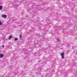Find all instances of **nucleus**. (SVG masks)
<instances>
[{
  "mask_svg": "<svg viewBox=\"0 0 77 77\" xmlns=\"http://www.w3.org/2000/svg\"><path fill=\"white\" fill-rule=\"evenodd\" d=\"M2 18H6L7 17V15H5V14H4L2 15Z\"/></svg>",
  "mask_w": 77,
  "mask_h": 77,
  "instance_id": "2",
  "label": "nucleus"
},
{
  "mask_svg": "<svg viewBox=\"0 0 77 77\" xmlns=\"http://www.w3.org/2000/svg\"><path fill=\"white\" fill-rule=\"evenodd\" d=\"M60 55L61 56L62 59H63V58H64V56H65V54L64 52H63L60 54Z\"/></svg>",
  "mask_w": 77,
  "mask_h": 77,
  "instance_id": "1",
  "label": "nucleus"
},
{
  "mask_svg": "<svg viewBox=\"0 0 77 77\" xmlns=\"http://www.w3.org/2000/svg\"><path fill=\"white\" fill-rule=\"evenodd\" d=\"M11 61H14V58H12L11 59Z\"/></svg>",
  "mask_w": 77,
  "mask_h": 77,
  "instance_id": "7",
  "label": "nucleus"
},
{
  "mask_svg": "<svg viewBox=\"0 0 77 77\" xmlns=\"http://www.w3.org/2000/svg\"><path fill=\"white\" fill-rule=\"evenodd\" d=\"M21 36H22V35H20V38H21Z\"/></svg>",
  "mask_w": 77,
  "mask_h": 77,
  "instance_id": "8",
  "label": "nucleus"
},
{
  "mask_svg": "<svg viewBox=\"0 0 77 77\" xmlns=\"http://www.w3.org/2000/svg\"><path fill=\"white\" fill-rule=\"evenodd\" d=\"M60 28H61V29H60V28H59V29H62V26H60Z\"/></svg>",
  "mask_w": 77,
  "mask_h": 77,
  "instance_id": "11",
  "label": "nucleus"
},
{
  "mask_svg": "<svg viewBox=\"0 0 77 77\" xmlns=\"http://www.w3.org/2000/svg\"><path fill=\"white\" fill-rule=\"evenodd\" d=\"M29 54H27V55H29Z\"/></svg>",
  "mask_w": 77,
  "mask_h": 77,
  "instance_id": "14",
  "label": "nucleus"
},
{
  "mask_svg": "<svg viewBox=\"0 0 77 77\" xmlns=\"http://www.w3.org/2000/svg\"><path fill=\"white\" fill-rule=\"evenodd\" d=\"M33 15H34V16H33V17H34V16H35V14H33Z\"/></svg>",
  "mask_w": 77,
  "mask_h": 77,
  "instance_id": "15",
  "label": "nucleus"
},
{
  "mask_svg": "<svg viewBox=\"0 0 77 77\" xmlns=\"http://www.w3.org/2000/svg\"><path fill=\"white\" fill-rule=\"evenodd\" d=\"M18 39L17 38H16L14 39V40L15 41H18Z\"/></svg>",
  "mask_w": 77,
  "mask_h": 77,
  "instance_id": "6",
  "label": "nucleus"
},
{
  "mask_svg": "<svg viewBox=\"0 0 77 77\" xmlns=\"http://www.w3.org/2000/svg\"><path fill=\"white\" fill-rule=\"evenodd\" d=\"M2 47H5V45H3L2 46Z\"/></svg>",
  "mask_w": 77,
  "mask_h": 77,
  "instance_id": "12",
  "label": "nucleus"
},
{
  "mask_svg": "<svg viewBox=\"0 0 77 77\" xmlns=\"http://www.w3.org/2000/svg\"><path fill=\"white\" fill-rule=\"evenodd\" d=\"M31 11L30 10V9L29 10V12H31V11Z\"/></svg>",
  "mask_w": 77,
  "mask_h": 77,
  "instance_id": "10",
  "label": "nucleus"
},
{
  "mask_svg": "<svg viewBox=\"0 0 77 77\" xmlns=\"http://www.w3.org/2000/svg\"><path fill=\"white\" fill-rule=\"evenodd\" d=\"M39 68V69H40V68H41L40 67V68Z\"/></svg>",
  "mask_w": 77,
  "mask_h": 77,
  "instance_id": "17",
  "label": "nucleus"
},
{
  "mask_svg": "<svg viewBox=\"0 0 77 77\" xmlns=\"http://www.w3.org/2000/svg\"><path fill=\"white\" fill-rule=\"evenodd\" d=\"M2 23L0 21V25H2Z\"/></svg>",
  "mask_w": 77,
  "mask_h": 77,
  "instance_id": "9",
  "label": "nucleus"
},
{
  "mask_svg": "<svg viewBox=\"0 0 77 77\" xmlns=\"http://www.w3.org/2000/svg\"><path fill=\"white\" fill-rule=\"evenodd\" d=\"M2 9H3V6H0V10H2Z\"/></svg>",
  "mask_w": 77,
  "mask_h": 77,
  "instance_id": "5",
  "label": "nucleus"
},
{
  "mask_svg": "<svg viewBox=\"0 0 77 77\" xmlns=\"http://www.w3.org/2000/svg\"><path fill=\"white\" fill-rule=\"evenodd\" d=\"M31 12H32V13H34V12H33V11L32 12V11H31Z\"/></svg>",
  "mask_w": 77,
  "mask_h": 77,
  "instance_id": "16",
  "label": "nucleus"
},
{
  "mask_svg": "<svg viewBox=\"0 0 77 77\" xmlns=\"http://www.w3.org/2000/svg\"><path fill=\"white\" fill-rule=\"evenodd\" d=\"M11 38H12V35H11L9 36L8 39H9V40H10V39H11Z\"/></svg>",
  "mask_w": 77,
  "mask_h": 77,
  "instance_id": "3",
  "label": "nucleus"
},
{
  "mask_svg": "<svg viewBox=\"0 0 77 77\" xmlns=\"http://www.w3.org/2000/svg\"><path fill=\"white\" fill-rule=\"evenodd\" d=\"M0 57H1V58H3V54H0Z\"/></svg>",
  "mask_w": 77,
  "mask_h": 77,
  "instance_id": "4",
  "label": "nucleus"
},
{
  "mask_svg": "<svg viewBox=\"0 0 77 77\" xmlns=\"http://www.w3.org/2000/svg\"><path fill=\"white\" fill-rule=\"evenodd\" d=\"M57 41H59V39H57Z\"/></svg>",
  "mask_w": 77,
  "mask_h": 77,
  "instance_id": "13",
  "label": "nucleus"
}]
</instances>
